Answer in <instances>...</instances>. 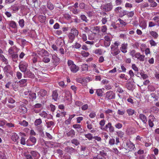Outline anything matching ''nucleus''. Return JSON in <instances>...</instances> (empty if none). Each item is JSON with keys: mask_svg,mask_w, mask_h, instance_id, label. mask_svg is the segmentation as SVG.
Listing matches in <instances>:
<instances>
[{"mask_svg": "<svg viewBox=\"0 0 159 159\" xmlns=\"http://www.w3.org/2000/svg\"><path fill=\"white\" fill-rule=\"evenodd\" d=\"M67 64L69 67L71 71L73 73H75L79 70V67L76 66L74 63V62L71 60H68Z\"/></svg>", "mask_w": 159, "mask_h": 159, "instance_id": "nucleus-1", "label": "nucleus"}, {"mask_svg": "<svg viewBox=\"0 0 159 159\" xmlns=\"http://www.w3.org/2000/svg\"><path fill=\"white\" fill-rule=\"evenodd\" d=\"M28 64L24 61H22L19 63V67L20 70L24 73L27 71Z\"/></svg>", "mask_w": 159, "mask_h": 159, "instance_id": "nucleus-2", "label": "nucleus"}, {"mask_svg": "<svg viewBox=\"0 0 159 159\" xmlns=\"http://www.w3.org/2000/svg\"><path fill=\"white\" fill-rule=\"evenodd\" d=\"M36 141V138L32 136H30L26 141V144L27 146H32L35 144Z\"/></svg>", "mask_w": 159, "mask_h": 159, "instance_id": "nucleus-3", "label": "nucleus"}, {"mask_svg": "<svg viewBox=\"0 0 159 159\" xmlns=\"http://www.w3.org/2000/svg\"><path fill=\"white\" fill-rule=\"evenodd\" d=\"M113 6L111 2L107 3L104 5L102 9L105 12H108L111 11L112 9Z\"/></svg>", "mask_w": 159, "mask_h": 159, "instance_id": "nucleus-4", "label": "nucleus"}, {"mask_svg": "<svg viewBox=\"0 0 159 159\" xmlns=\"http://www.w3.org/2000/svg\"><path fill=\"white\" fill-rule=\"evenodd\" d=\"M106 98L108 100H110L115 98V93L111 91H109L106 93Z\"/></svg>", "mask_w": 159, "mask_h": 159, "instance_id": "nucleus-5", "label": "nucleus"}, {"mask_svg": "<svg viewBox=\"0 0 159 159\" xmlns=\"http://www.w3.org/2000/svg\"><path fill=\"white\" fill-rule=\"evenodd\" d=\"M107 155V153L102 151H100V153L96 156L94 157L93 158L90 159H106L105 156Z\"/></svg>", "mask_w": 159, "mask_h": 159, "instance_id": "nucleus-6", "label": "nucleus"}, {"mask_svg": "<svg viewBox=\"0 0 159 159\" xmlns=\"http://www.w3.org/2000/svg\"><path fill=\"white\" fill-rule=\"evenodd\" d=\"M108 128L109 129V131L110 132L112 133L114 131V128L112 126L110 122H109L104 127H103V130H106Z\"/></svg>", "mask_w": 159, "mask_h": 159, "instance_id": "nucleus-7", "label": "nucleus"}, {"mask_svg": "<svg viewBox=\"0 0 159 159\" xmlns=\"http://www.w3.org/2000/svg\"><path fill=\"white\" fill-rule=\"evenodd\" d=\"M24 77H28L31 79H33L34 78V74L30 71V70H27L24 73Z\"/></svg>", "mask_w": 159, "mask_h": 159, "instance_id": "nucleus-8", "label": "nucleus"}, {"mask_svg": "<svg viewBox=\"0 0 159 159\" xmlns=\"http://www.w3.org/2000/svg\"><path fill=\"white\" fill-rule=\"evenodd\" d=\"M126 145L127 148L129 151H132L135 148L134 145L130 141H127Z\"/></svg>", "mask_w": 159, "mask_h": 159, "instance_id": "nucleus-9", "label": "nucleus"}, {"mask_svg": "<svg viewBox=\"0 0 159 159\" xmlns=\"http://www.w3.org/2000/svg\"><path fill=\"white\" fill-rule=\"evenodd\" d=\"M47 92L46 90L44 89H41L39 92H38V96L39 98L43 97L47 94Z\"/></svg>", "mask_w": 159, "mask_h": 159, "instance_id": "nucleus-10", "label": "nucleus"}, {"mask_svg": "<svg viewBox=\"0 0 159 159\" xmlns=\"http://www.w3.org/2000/svg\"><path fill=\"white\" fill-rule=\"evenodd\" d=\"M30 154L34 159H38L40 156L39 153L35 151H30Z\"/></svg>", "mask_w": 159, "mask_h": 159, "instance_id": "nucleus-11", "label": "nucleus"}, {"mask_svg": "<svg viewBox=\"0 0 159 159\" xmlns=\"http://www.w3.org/2000/svg\"><path fill=\"white\" fill-rule=\"evenodd\" d=\"M52 59L53 60V63L56 66H57L59 63L60 59L55 54L53 55Z\"/></svg>", "mask_w": 159, "mask_h": 159, "instance_id": "nucleus-12", "label": "nucleus"}, {"mask_svg": "<svg viewBox=\"0 0 159 159\" xmlns=\"http://www.w3.org/2000/svg\"><path fill=\"white\" fill-rule=\"evenodd\" d=\"M65 150L66 152L71 154L74 153L75 150L72 147L70 146H67L65 148Z\"/></svg>", "mask_w": 159, "mask_h": 159, "instance_id": "nucleus-13", "label": "nucleus"}, {"mask_svg": "<svg viewBox=\"0 0 159 159\" xmlns=\"http://www.w3.org/2000/svg\"><path fill=\"white\" fill-rule=\"evenodd\" d=\"M29 99L32 101H33L36 98V94L34 93L30 92L28 95Z\"/></svg>", "mask_w": 159, "mask_h": 159, "instance_id": "nucleus-14", "label": "nucleus"}, {"mask_svg": "<svg viewBox=\"0 0 159 159\" xmlns=\"http://www.w3.org/2000/svg\"><path fill=\"white\" fill-rule=\"evenodd\" d=\"M127 43H124L122 44L120 49L123 53H125L127 52Z\"/></svg>", "mask_w": 159, "mask_h": 159, "instance_id": "nucleus-15", "label": "nucleus"}, {"mask_svg": "<svg viewBox=\"0 0 159 159\" xmlns=\"http://www.w3.org/2000/svg\"><path fill=\"white\" fill-rule=\"evenodd\" d=\"M144 55H141L139 52H137L136 54L135 57L141 61H144Z\"/></svg>", "mask_w": 159, "mask_h": 159, "instance_id": "nucleus-16", "label": "nucleus"}, {"mask_svg": "<svg viewBox=\"0 0 159 159\" xmlns=\"http://www.w3.org/2000/svg\"><path fill=\"white\" fill-rule=\"evenodd\" d=\"M149 118L151 119H149L148 120V124L149 126L151 127H152L154 125L153 121H154L155 119L154 116L153 115H150Z\"/></svg>", "mask_w": 159, "mask_h": 159, "instance_id": "nucleus-17", "label": "nucleus"}, {"mask_svg": "<svg viewBox=\"0 0 159 159\" xmlns=\"http://www.w3.org/2000/svg\"><path fill=\"white\" fill-rule=\"evenodd\" d=\"M38 54L42 56H47L48 55V52L46 50L42 49L39 51H38Z\"/></svg>", "mask_w": 159, "mask_h": 159, "instance_id": "nucleus-18", "label": "nucleus"}, {"mask_svg": "<svg viewBox=\"0 0 159 159\" xmlns=\"http://www.w3.org/2000/svg\"><path fill=\"white\" fill-rule=\"evenodd\" d=\"M68 137H70L73 138L75 137V132L73 129H71L68 133H66Z\"/></svg>", "mask_w": 159, "mask_h": 159, "instance_id": "nucleus-19", "label": "nucleus"}, {"mask_svg": "<svg viewBox=\"0 0 159 159\" xmlns=\"http://www.w3.org/2000/svg\"><path fill=\"white\" fill-rule=\"evenodd\" d=\"M3 70L5 73L7 74L10 73L11 70V66L10 65H7L6 66L3 68Z\"/></svg>", "mask_w": 159, "mask_h": 159, "instance_id": "nucleus-20", "label": "nucleus"}, {"mask_svg": "<svg viewBox=\"0 0 159 159\" xmlns=\"http://www.w3.org/2000/svg\"><path fill=\"white\" fill-rule=\"evenodd\" d=\"M27 80L25 79L20 80L19 82L20 86L21 87L26 86L27 84Z\"/></svg>", "mask_w": 159, "mask_h": 159, "instance_id": "nucleus-21", "label": "nucleus"}, {"mask_svg": "<svg viewBox=\"0 0 159 159\" xmlns=\"http://www.w3.org/2000/svg\"><path fill=\"white\" fill-rule=\"evenodd\" d=\"M70 33L75 36H77L78 35L79 32L78 30L75 28H73L71 29V32Z\"/></svg>", "mask_w": 159, "mask_h": 159, "instance_id": "nucleus-22", "label": "nucleus"}, {"mask_svg": "<svg viewBox=\"0 0 159 159\" xmlns=\"http://www.w3.org/2000/svg\"><path fill=\"white\" fill-rule=\"evenodd\" d=\"M139 117L144 124H146L147 119L146 116L142 114H140L139 116Z\"/></svg>", "mask_w": 159, "mask_h": 159, "instance_id": "nucleus-23", "label": "nucleus"}, {"mask_svg": "<svg viewBox=\"0 0 159 159\" xmlns=\"http://www.w3.org/2000/svg\"><path fill=\"white\" fill-rule=\"evenodd\" d=\"M19 138V136L15 133H13L12 134L11 139L15 142H16Z\"/></svg>", "mask_w": 159, "mask_h": 159, "instance_id": "nucleus-24", "label": "nucleus"}, {"mask_svg": "<svg viewBox=\"0 0 159 159\" xmlns=\"http://www.w3.org/2000/svg\"><path fill=\"white\" fill-rule=\"evenodd\" d=\"M52 96V99L54 101H57L58 96V94L57 90H55L53 91Z\"/></svg>", "mask_w": 159, "mask_h": 159, "instance_id": "nucleus-25", "label": "nucleus"}, {"mask_svg": "<svg viewBox=\"0 0 159 159\" xmlns=\"http://www.w3.org/2000/svg\"><path fill=\"white\" fill-rule=\"evenodd\" d=\"M68 37L69 38L68 42L70 43H72L75 39V36L69 33L68 35Z\"/></svg>", "mask_w": 159, "mask_h": 159, "instance_id": "nucleus-26", "label": "nucleus"}, {"mask_svg": "<svg viewBox=\"0 0 159 159\" xmlns=\"http://www.w3.org/2000/svg\"><path fill=\"white\" fill-rule=\"evenodd\" d=\"M71 143L76 146H77L80 144L79 141L76 139H74L71 140Z\"/></svg>", "mask_w": 159, "mask_h": 159, "instance_id": "nucleus-27", "label": "nucleus"}, {"mask_svg": "<svg viewBox=\"0 0 159 159\" xmlns=\"http://www.w3.org/2000/svg\"><path fill=\"white\" fill-rule=\"evenodd\" d=\"M47 127L48 128H51L52 126H54L55 125L54 122L50 121L46 122Z\"/></svg>", "mask_w": 159, "mask_h": 159, "instance_id": "nucleus-28", "label": "nucleus"}, {"mask_svg": "<svg viewBox=\"0 0 159 159\" xmlns=\"http://www.w3.org/2000/svg\"><path fill=\"white\" fill-rule=\"evenodd\" d=\"M9 25L13 29H17L16 23L14 21H11L10 22Z\"/></svg>", "mask_w": 159, "mask_h": 159, "instance_id": "nucleus-29", "label": "nucleus"}, {"mask_svg": "<svg viewBox=\"0 0 159 159\" xmlns=\"http://www.w3.org/2000/svg\"><path fill=\"white\" fill-rule=\"evenodd\" d=\"M47 7L50 10H52L54 9V6L50 2H48L47 4Z\"/></svg>", "mask_w": 159, "mask_h": 159, "instance_id": "nucleus-30", "label": "nucleus"}, {"mask_svg": "<svg viewBox=\"0 0 159 159\" xmlns=\"http://www.w3.org/2000/svg\"><path fill=\"white\" fill-rule=\"evenodd\" d=\"M120 52V51L119 49H115L114 50H112L111 53L114 56H116L119 54Z\"/></svg>", "mask_w": 159, "mask_h": 159, "instance_id": "nucleus-31", "label": "nucleus"}, {"mask_svg": "<svg viewBox=\"0 0 159 159\" xmlns=\"http://www.w3.org/2000/svg\"><path fill=\"white\" fill-rule=\"evenodd\" d=\"M18 83L16 81L13 83L12 84V86L13 88L16 90V89H18L19 87Z\"/></svg>", "mask_w": 159, "mask_h": 159, "instance_id": "nucleus-32", "label": "nucleus"}, {"mask_svg": "<svg viewBox=\"0 0 159 159\" xmlns=\"http://www.w3.org/2000/svg\"><path fill=\"white\" fill-rule=\"evenodd\" d=\"M119 13L121 16H123L127 15L128 13V11L123 10H121L119 12Z\"/></svg>", "mask_w": 159, "mask_h": 159, "instance_id": "nucleus-33", "label": "nucleus"}, {"mask_svg": "<svg viewBox=\"0 0 159 159\" xmlns=\"http://www.w3.org/2000/svg\"><path fill=\"white\" fill-rule=\"evenodd\" d=\"M42 123V121L41 119L39 118L35 120L34 122V125L35 126H37L40 125Z\"/></svg>", "mask_w": 159, "mask_h": 159, "instance_id": "nucleus-34", "label": "nucleus"}, {"mask_svg": "<svg viewBox=\"0 0 159 159\" xmlns=\"http://www.w3.org/2000/svg\"><path fill=\"white\" fill-rule=\"evenodd\" d=\"M82 71H88V66L87 64H84L82 65Z\"/></svg>", "mask_w": 159, "mask_h": 159, "instance_id": "nucleus-35", "label": "nucleus"}, {"mask_svg": "<svg viewBox=\"0 0 159 159\" xmlns=\"http://www.w3.org/2000/svg\"><path fill=\"white\" fill-rule=\"evenodd\" d=\"M84 136L85 137L87 138L89 140H92L93 138V136L92 134L90 133L85 134Z\"/></svg>", "mask_w": 159, "mask_h": 159, "instance_id": "nucleus-36", "label": "nucleus"}, {"mask_svg": "<svg viewBox=\"0 0 159 159\" xmlns=\"http://www.w3.org/2000/svg\"><path fill=\"white\" fill-rule=\"evenodd\" d=\"M105 122H106V121L104 119L102 120L100 122L99 125H101L100 129H101L103 130V127L105 125Z\"/></svg>", "mask_w": 159, "mask_h": 159, "instance_id": "nucleus-37", "label": "nucleus"}, {"mask_svg": "<svg viewBox=\"0 0 159 159\" xmlns=\"http://www.w3.org/2000/svg\"><path fill=\"white\" fill-rule=\"evenodd\" d=\"M80 18L81 20L85 22H87L88 20L87 19V17L84 15H81L80 16Z\"/></svg>", "mask_w": 159, "mask_h": 159, "instance_id": "nucleus-38", "label": "nucleus"}, {"mask_svg": "<svg viewBox=\"0 0 159 159\" xmlns=\"http://www.w3.org/2000/svg\"><path fill=\"white\" fill-rule=\"evenodd\" d=\"M126 87L128 89L131 90L132 89L133 87V86L132 84H131V83L129 82L126 83Z\"/></svg>", "mask_w": 159, "mask_h": 159, "instance_id": "nucleus-39", "label": "nucleus"}, {"mask_svg": "<svg viewBox=\"0 0 159 159\" xmlns=\"http://www.w3.org/2000/svg\"><path fill=\"white\" fill-rule=\"evenodd\" d=\"M96 93L98 96H102L103 91L102 89H100L97 90Z\"/></svg>", "mask_w": 159, "mask_h": 159, "instance_id": "nucleus-40", "label": "nucleus"}, {"mask_svg": "<svg viewBox=\"0 0 159 159\" xmlns=\"http://www.w3.org/2000/svg\"><path fill=\"white\" fill-rule=\"evenodd\" d=\"M6 121L3 119L0 120V127L4 126L6 124Z\"/></svg>", "mask_w": 159, "mask_h": 159, "instance_id": "nucleus-41", "label": "nucleus"}, {"mask_svg": "<svg viewBox=\"0 0 159 159\" xmlns=\"http://www.w3.org/2000/svg\"><path fill=\"white\" fill-rule=\"evenodd\" d=\"M19 24L21 28H23L24 26V19H21L19 20Z\"/></svg>", "mask_w": 159, "mask_h": 159, "instance_id": "nucleus-42", "label": "nucleus"}, {"mask_svg": "<svg viewBox=\"0 0 159 159\" xmlns=\"http://www.w3.org/2000/svg\"><path fill=\"white\" fill-rule=\"evenodd\" d=\"M134 111L131 109H128L127 110V112L129 116L132 115L134 113Z\"/></svg>", "mask_w": 159, "mask_h": 159, "instance_id": "nucleus-43", "label": "nucleus"}, {"mask_svg": "<svg viewBox=\"0 0 159 159\" xmlns=\"http://www.w3.org/2000/svg\"><path fill=\"white\" fill-rule=\"evenodd\" d=\"M150 34L155 39H156L158 36L157 34L155 31H152L150 32Z\"/></svg>", "mask_w": 159, "mask_h": 159, "instance_id": "nucleus-44", "label": "nucleus"}, {"mask_svg": "<svg viewBox=\"0 0 159 159\" xmlns=\"http://www.w3.org/2000/svg\"><path fill=\"white\" fill-rule=\"evenodd\" d=\"M39 115L41 116L44 118H45L47 117L48 114L45 111H43L42 112L39 113Z\"/></svg>", "mask_w": 159, "mask_h": 159, "instance_id": "nucleus-45", "label": "nucleus"}, {"mask_svg": "<svg viewBox=\"0 0 159 159\" xmlns=\"http://www.w3.org/2000/svg\"><path fill=\"white\" fill-rule=\"evenodd\" d=\"M11 9L13 11H16L19 10V7L16 5H14L11 7Z\"/></svg>", "mask_w": 159, "mask_h": 159, "instance_id": "nucleus-46", "label": "nucleus"}, {"mask_svg": "<svg viewBox=\"0 0 159 159\" xmlns=\"http://www.w3.org/2000/svg\"><path fill=\"white\" fill-rule=\"evenodd\" d=\"M116 134H117L118 136L121 138L123 137L124 135V132L121 131L117 132Z\"/></svg>", "mask_w": 159, "mask_h": 159, "instance_id": "nucleus-47", "label": "nucleus"}, {"mask_svg": "<svg viewBox=\"0 0 159 159\" xmlns=\"http://www.w3.org/2000/svg\"><path fill=\"white\" fill-rule=\"evenodd\" d=\"M25 157L26 159H33L31 155L29 154L25 153L24 154Z\"/></svg>", "mask_w": 159, "mask_h": 159, "instance_id": "nucleus-48", "label": "nucleus"}, {"mask_svg": "<svg viewBox=\"0 0 159 159\" xmlns=\"http://www.w3.org/2000/svg\"><path fill=\"white\" fill-rule=\"evenodd\" d=\"M81 54L84 57H87L89 55V53L88 52H86L84 51L81 52Z\"/></svg>", "mask_w": 159, "mask_h": 159, "instance_id": "nucleus-49", "label": "nucleus"}, {"mask_svg": "<svg viewBox=\"0 0 159 159\" xmlns=\"http://www.w3.org/2000/svg\"><path fill=\"white\" fill-rule=\"evenodd\" d=\"M140 75L144 80L147 78L148 77V76L147 74H145L143 72L140 73Z\"/></svg>", "mask_w": 159, "mask_h": 159, "instance_id": "nucleus-50", "label": "nucleus"}, {"mask_svg": "<svg viewBox=\"0 0 159 159\" xmlns=\"http://www.w3.org/2000/svg\"><path fill=\"white\" fill-rule=\"evenodd\" d=\"M115 126L117 129H120L122 127V125L120 123H118L115 125Z\"/></svg>", "mask_w": 159, "mask_h": 159, "instance_id": "nucleus-51", "label": "nucleus"}, {"mask_svg": "<svg viewBox=\"0 0 159 159\" xmlns=\"http://www.w3.org/2000/svg\"><path fill=\"white\" fill-rule=\"evenodd\" d=\"M151 95L152 96V97L155 99L154 101H157L158 99V97L156 95V94L154 93H152L151 94Z\"/></svg>", "mask_w": 159, "mask_h": 159, "instance_id": "nucleus-52", "label": "nucleus"}, {"mask_svg": "<svg viewBox=\"0 0 159 159\" xmlns=\"http://www.w3.org/2000/svg\"><path fill=\"white\" fill-rule=\"evenodd\" d=\"M134 15V13L133 11H131L129 12H128V13L127 14V16L128 17H131L133 16Z\"/></svg>", "mask_w": 159, "mask_h": 159, "instance_id": "nucleus-53", "label": "nucleus"}, {"mask_svg": "<svg viewBox=\"0 0 159 159\" xmlns=\"http://www.w3.org/2000/svg\"><path fill=\"white\" fill-rule=\"evenodd\" d=\"M122 8L121 7H117L115 9L114 11L117 13H119V12L120 11V10H121Z\"/></svg>", "mask_w": 159, "mask_h": 159, "instance_id": "nucleus-54", "label": "nucleus"}, {"mask_svg": "<svg viewBox=\"0 0 159 159\" xmlns=\"http://www.w3.org/2000/svg\"><path fill=\"white\" fill-rule=\"evenodd\" d=\"M43 62L45 63H48L50 61V59L49 58L47 57H44L43 59Z\"/></svg>", "mask_w": 159, "mask_h": 159, "instance_id": "nucleus-55", "label": "nucleus"}, {"mask_svg": "<svg viewBox=\"0 0 159 159\" xmlns=\"http://www.w3.org/2000/svg\"><path fill=\"white\" fill-rule=\"evenodd\" d=\"M26 142L25 139L24 138L22 137L21 139L20 143L21 144L25 145L26 144Z\"/></svg>", "mask_w": 159, "mask_h": 159, "instance_id": "nucleus-56", "label": "nucleus"}, {"mask_svg": "<svg viewBox=\"0 0 159 159\" xmlns=\"http://www.w3.org/2000/svg\"><path fill=\"white\" fill-rule=\"evenodd\" d=\"M21 125L24 126H26L28 125V122L24 120L20 123Z\"/></svg>", "mask_w": 159, "mask_h": 159, "instance_id": "nucleus-57", "label": "nucleus"}, {"mask_svg": "<svg viewBox=\"0 0 159 159\" xmlns=\"http://www.w3.org/2000/svg\"><path fill=\"white\" fill-rule=\"evenodd\" d=\"M12 59H18V55L16 53H14L11 55Z\"/></svg>", "mask_w": 159, "mask_h": 159, "instance_id": "nucleus-58", "label": "nucleus"}, {"mask_svg": "<svg viewBox=\"0 0 159 159\" xmlns=\"http://www.w3.org/2000/svg\"><path fill=\"white\" fill-rule=\"evenodd\" d=\"M107 30V26L106 25H104L102 27L101 31L102 32H105Z\"/></svg>", "mask_w": 159, "mask_h": 159, "instance_id": "nucleus-59", "label": "nucleus"}, {"mask_svg": "<svg viewBox=\"0 0 159 159\" xmlns=\"http://www.w3.org/2000/svg\"><path fill=\"white\" fill-rule=\"evenodd\" d=\"M132 68L135 71H138L139 69L135 64H133L132 65Z\"/></svg>", "mask_w": 159, "mask_h": 159, "instance_id": "nucleus-60", "label": "nucleus"}, {"mask_svg": "<svg viewBox=\"0 0 159 159\" xmlns=\"http://www.w3.org/2000/svg\"><path fill=\"white\" fill-rule=\"evenodd\" d=\"M22 74L20 72L18 71L16 73V76L18 79H20L22 77Z\"/></svg>", "mask_w": 159, "mask_h": 159, "instance_id": "nucleus-61", "label": "nucleus"}, {"mask_svg": "<svg viewBox=\"0 0 159 159\" xmlns=\"http://www.w3.org/2000/svg\"><path fill=\"white\" fill-rule=\"evenodd\" d=\"M115 143V140L113 139H111L109 141V144L111 145L114 144Z\"/></svg>", "mask_w": 159, "mask_h": 159, "instance_id": "nucleus-62", "label": "nucleus"}, {"mask_svg": "<svg viewBox=\"0 0 159 159\" xmlns=\"http://www.w3.org/2000/svg\"><path fill=\"white\" fill-rule=\"evenodd\" d=\"M150 43L151 46H156L157 45V43L156 42L152 39L150 41Z\"/></svg>", "mask_w": 159, "mask_h": 159, "instance_id": "nucleus-63", "label": "nucleus"}, {"mask_svg": "<svg viewBox=\"0 0 159 159\" xmlns=\"http://www.w3.org/2000/svg\"><path fill=\"white\" fill-rule=\"evenodd\" d=\"M153 20L155 21L158 24H159V16H155L153 19Z\"/></svg>", "mask_w": 159, "mask_h": 159, "instance_id": "nucleus-64", "label": "nucleus"}]
</instances>
